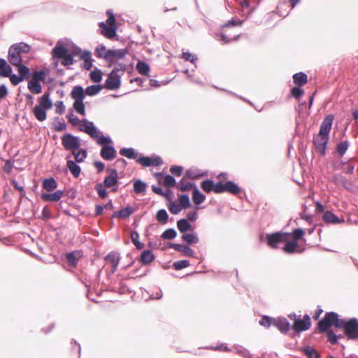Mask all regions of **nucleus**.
I'll return each instance as SVG.
<instances>
[{
	"label": "nucleus",
	"mask_w": 358,
	"mask_h": 358,
	"mask_svg": "<svg viewBox=\"0 0 358 358\" xmlns=\"http://www.w3.org/2000/svg\"><path fill=\"white\" fill-rule=\"evenodd\" d=\"M236 351L238 354L245 358H254L253 355H251L248 350L242 347L236 348Z\"/></svg>",
	"instance_id": "e2e57ef3"
},
{
	"label": "nucleus",
	"mask_w": 358,
	"mask_h": 358,
	"mask_svg": "<svg viewBox=\"0 0 358 358\" xmlns=\"http://www.w3.org/2000/svg\"><path fill=\"white\" fill-rule=\"evenodd\" d=\"M322 218L324 221H325L326 222L334 224L343 223L344 222V220L339 219L336 215H334L331 211L324 212Z\"/></svg>",
	"instance_id": "4be33fe9"
},
{
	"label": "nucleus",
	"mask_w": 358,
	"mask_h": 358,
	"mask_svg": "<svg viewBox=\"0 0 358 358\" xmlns=\"http://www.w3.org/2000/svg\"><path fill=\"white\" fill-rule=\"evenodd\" d=\"M289 239H291L290 233L278 231L266 235V243L270 248L273 249L279 248L281 243H284L285 241Z\"/></svg>",
	"instance_id": "39448f33"
},
{
	"label": "nucleus",
	"mask_w": 358,
	"mask_h": 358,
	"mask_svg": "<svg viewBox=\"0 0 358 358\" xmlns=\"http://www.w3.org/2000/svg\"><path fill=\"white\" fill-rule=\"evenodd\" d=\"M189 266V262L188 260H180L175 262L173 264V268L176 270H181Z\"/></svg>",
	"instance_id": "864d4df0"
},
{
	"label": "nucleus",
	"mask_w": 358,
	"mask_h": 358,
	"mask_svg": "<svg viewBox=\"0 0 358 358\" xmlns=\"http://www.w3.org/2000/svg\"><path fill=\"white\" fill-rule=\"evenodd\" d=\"M284 243H285V245L282 248V250H284L285 252L288 253V254L294 253L299 246L297 241H291L290 239L287 240V241H285Z\"/></svg>",
	"instance_id": "a878e982"
},
{
	"label": "nucleus",
	"mask_w": 358,
	"mask_h": 358,
	"mask_svg": "<svg viewBox=\"0 0 358 358\" xmlns=\"http://www.w3.org/2000/svg\"><path fill=\"white\" fill-rule=\"evenodd\" d=\"M155 259V255L150 250H145L142 252L140 262L143 264H148Z\"/></svg>",
	"instance_id": "7c9ffc66"
},
{
	"label": "nucleus",
	"mask_w": 358,
	"mask_h": 358,
	"mask_svg": "<svg viewBox=\"0 0 358 358\" xmlns=\"http://www.w3.org/2000/svg\"><path fill=\"white\" fill-rule=\"evenodd\" d=\"M108 50H106V48L103 44H99L96 48H95V55L98 58L103 59L106 62L108 61L107 56L108 55Z\"/></svg>",
	"instance_id": "c756f323"
},
{
	"label": "nucleus",
	"mask_w": 358,
	"mask_h": 358,
	"mask_svg": "<svg viewBox=\"0 0 358 358\" xmlns=\"http://www.w3.org/2000/svg\"><path fill=\"white\" fill-rule=\"evenodd\" d=\"M8 77L10 78L11 83L15 86L17 85L20 83L24 80L23 78H22L21 76H17L15 74H12V73Z\"/></svg>",
	"instance_id": "680f3d73"
},
{
	"label": "nucleus",
	"mask_w": 358,
	"mask_h": 358,
	"mask_svg": "<svg viewBox=\"0 0 358 358\" xmlns=\"http://www.w3.org/2000/svg\"><path fill=\"white\" fill-rule=\"evenodd\" d=\"M216 190L217 194L228 192L234 195L238 194L241 191L240 187L232 181H227L225 183L217 182Z\"/></svg>",
	"instance_id": "1a4fd4ad"
},
{
	"label": "nucleus",
	"mask_w": 358,
	"mask_h": 358,
	"mask_svg": "<svg viewBox=\"0 0 358 358\" xmlns=\"http://www.w3.org/2000/svg\"><path fill=\"white\" fill-rule=\"evenodd\" d=\"M120 155L126 157L129 159H135L137 157V153L134 148H123L120 150Z\"/></svg>",
	"instance_id": "58836bf2"
},
{
	"label": "nucleus",
	"mask_w": 358,
	"mask_h": 358,
	"mask_svg": "<svg viewBox=\"0 0 358 358\" xmlns=\"http://www.w3.org/2000/svg\"><path fill=\"white\" fill-rule=\"evenodd\" d=\"M169 247L178 252H182L184 255L193 257H194V250L188 245L178 243H170Z\"/></svg>",
	"instance_id": "a211bd4d"
},
{
	"label": "nucleus",
	"mask_w": 358,
	"mask_h": 358,
	"mask_svg": "<svg viewBox=\"0 0 358 358\" xmlns=\"http://www.w3.org/2000/svg\"><path fill=\"white\" fill-rule=\"evenodd\" d=\"M194 186V184L189 182H186L184 180H182L180 183H178L177 187L180 191L185 192L189 191Z\"/></svg>",
	"instance_id": "603ef678"
},
{
	"label": "nucleus",
	"mask_w": 358,
	"mask_h": 358,
	"mask_svg": "<svg viewBox=\"0 0 358 358\" xmlns=\"http://www.w3.org/2000/svg\"><path fill=\"white\" fill-rule=\"evenodd\" d=\"M136 70L142 75H148L150 71V66L145 62L139 61L136 64Z\"/></svg>",
	"instance_id": "79ce46f5"
},
{
	"label": "nucleus",
	"mask_w": 358,
	"mask_h": 358,
	"mask_svg": "<svg viewBox=\"0 0 358 358\" xmlns=\"http://www.w3.org/2000/svg\"><path fill=\"white\" fill-rule=\"evenodd\" d=\"M182 209L180 206L176 202L172 201L169 204V210L173 215L178 214Z\"/></svg>",
	"instance_id": "5fc2aeb1"
},
{
	"label": "nucleus",
	"mask_w": 358,
	"mask_h": 358,
	"mask_svg": "<svg viewBox=\"0 0 358 358\" xmlns=\"http://www.w3.org/2000/svg\"><path fill=\"white\" fill-rule=\"evenodd\" d=\"M259 323L260 325L264 327H269L270 325L273 323L272 318L268 316H263L259 320Z\"/></svg>",
	"instance_id": "69168bd1"
},
{
	"label": "nucleus",
	"mask_w": 358,
	"mask_h": 358,
	"mask_svg": "<svg viewBox=\"0 0 358 358\" xmlns=\"http://www.w3.org/2000/svg\"><path fill=\"white\" fill-rule=\"evenodd\" d=\"M243 24V21L238 18H232L229 20L227 22L222 25V29L224 30L227 28L236 26H241Z\"/></svg>",
	"instance_id": "c03bdc74"
},
{
	"label": "nucleus",
	"mask_w": 358,
	"mask_h": 358,
	"mask_svg": "<svg viewBox=\"0 0 358 358\" xmlns=\"http://www.w3.org/2000/svg\"><path fill=\"white\" fill-rule=\"evenodd\" d=\"M105 259L108 264H110L111 273H113L116 271L120 262L119 253L115 252H110L106 257Z\"/></svg>",
	"instance_id": "6ab92c4d"
},
{
	"label": "nucleus",
	"mask_w": 358,
	"mask_h": 358,
	"mask_svg": "<svg viewBox=\"0 0 358 358\" xmlns=\"http://www.w3.org/2000/svg\"><path fill=\"white\" fill-rule=\"evenodd\" d=\"M91 138L100 146L113 144L112 139L109 136H104L103 132L97 129L92 122H91Z\"/></svg>",
	"instance_id": "6e6552de"
},
{
	"label": "nucleus",
	"mask_w": 358,
	"mask_h": 358,
	"mask_svg": "<svg viewBox=\"0 0 358 358\" xmlns=\"http://www.w3.org/2000/svg\"><path fill=\"white\" fill-rule=\"evenodd\" d=\"M62 143L65 149L71 151L72 154H75L76 151L80 148L79 138L70 134L63 136Z\"/></svg>",
	"instance_id": "9d476101"
},
{
	"label": "nucleus",
	"mask_w": 358,
	"mask_h": 358,
	"mask_svg": "<svg viewBox=\"0 0 358 358\" xmlns=\"http://www.w3.org/2000/svg\"><path fill=\"white\" fill-rule=\"evenodd\" d=\"M345 334L349 339L358 338V319L352 318L348 321L343 319V326Z\"/></svg>",
	"instance_id": "0eeeda50"
},
{
	"label": "nucleus",
	"mask_w": 358,
	"mask_h": 358,
	"mask_svg": "<svg viewBox=\"0 0 358 358\" xmlns=\"http://www.w3.org/2000/svg\"><path fill=\"white\" fill-rule=\"evenodd\" d=\"M186 175L189 178L196 179L203 176V174L199 173V171L194 169H189L186 172Z\"/></svg>",
	"instance_id": "4d7b16f0"
},
{
	"label": "nucleus",
	"mask_w": 358,
	"mask_h": 358,
	"mask_svg": "<svg viewBox=\"0 0 358 358\" xmlns=\"http://www.w3.org/2000/svg\"><path fill=\"white\" fill-rule=\"evenodd\" d=\"M96 192H97L99 196L101 199L105 198L108 194L106 189L104 188V187L101 184L97 185L96 186Z\"/></svg>",
	"instance_id": "774afa93"
},
{
	"label": "nucleus",
	"mask_w": 358,
	"mask_h": 358,
	"mask_svg": "<svg viewBox=\"0 0 358 358\" xmlns=\"http://www.w3.org/2000/svg\"><path fill=\"white\" fill-rule=\"evenodd\" d=\"M108 17L106 20V24L109 26H116L115 18L111 10H108L106 12Z\"/></svg>",
	"instance_id": "0e129e2a"
},
{
	"label": "nucleus",
	"mask_w": 358,
	"mask_h": 358,
	"mask_svg": "<svg viewBox=\"0 0 358 358\" xmlns=\"http://www.w3.org/2000/svg\"><path fill=\"white\" fill-rule=\"evenodd\" d=\"M137 162L144 166H151V157H140L137 159Z\"/></svg>",
	"instance_id": "052dcab7"
},
{
	"label": "nucleus",
	"mask_w": 358,
	"mask_h": 358,
	"mask_svg": "<svg viewBox=\"0 0 358 358\" xmlns=\"http://www.w3.org/2000/svg\"><path fill=\"white\" fill-rule=\"evenodd\" d=\"M206 199V196L203 194H202L196 187H194L192 193V199L195 204H201Z\"/></svg>",
	"instance_id": "e433bc0d"
},
{
	"label": "nucleus",
	"mask_w": 358,
	"mask_h": 358,
	"mask_svg": "<svg viewBox=\"0 0 358 358\" xmlns=\"http://www.w3.org/2000/svg\"><path fill=\"white\" fill-rule=\"evenodd\" d=\"M11 73V66L4 59L0 58V76L8 77Z\"/></svg>",
	"instance_id": "b1692460"
},
{
	"label": "nucleus",
	"mask_w": 358,
	"mask_h": 358,
	"mask_svg": "<svg viewBox=\"0 0 358 358\" xmlns=\"http://www.w3.org/2000/svg\"><path fill=\"white\" fill-rule=\"evenodd\" d=\"M100 33L106 37L107 38L111 39L115 35L117 32V26H109L105 22H101L99 23Z\"/></svg>",
	"instance_id": "dca6fc26"
},
{
	"label": "nucleus",
	"mask_w": 358,
	"mask_h": 358,
	"mask_svg": "<svg viewBox=\"0 0 358 358\" xmlns=\"http://www.w3.org/2000/svg\"><path fill=\"white\" fill-rule=\"evenodd\" d=\"M121 74L111 71L105 82V87L111 90L118 89L121 83Z\"/></svg>",
	"instance_id": "ddd939ff"
},
{
	"label": "nucleus",
	"mask_w": 358,
	"mask_h": 358,
	"mask_svg": "<svg viewBox=\"0 0 358 358\" xmlns=\"http://www.w3.org/2000/svg\"><path fill=\"white\" fill-rule=\"evenodd\" d=\"M64 47H68L71 49L70 54H72L73 58L78 57V59H84V67L85 69L90 70V52L86 51L83 53L80 48L73 45H70L68 43H64Z\"/></svg>",
	"instance_id": "9b49d317"
},
{
	"label": "nucleus",
	"mask_w": 358,
	"mask_h": 358,
	"mask_svg": "<svg viewBox=\"0 0 358 358\" xmlns=\"http://www.w3.org/2000/svg\"><path fill=\"white\" fill-rule=\"evenodd\" d=\"M303 352L308 358H320L319 353L312 347H305Z\"/></svg>",
	"instance_id": "de8ad7c7"
},
{
	"label": "nucleus",
	"mask_w": 358,
	"mask_h": 358,
	"mask_svg": "<svg viewBox=\"0 0 358 358\" xmlns=\"http://www.w3.org/2000/svg\"><path fill=\"white\" fill-rule=\"evenodd\" d=\"M100 155L105 160H112L116 157V150L114 147L110 145L101 146Z\"/></svg>",
	"instance_id": "f3484780"
},
{
	"label": "nucleus",
	"mask_w": 358,
	"mask_h": 358,
	"mask_svg": "<svg viewBox=\"0 0 358 358\" xmlns=\"http://www.w3.org/2000/svg\"><path fill=\"white\" fill-rule=\"evenodd\" d=\"M30 46L23 42L12 45L8 52V60L12 65H19L22 63L24 55L30 50Z\"/></svg>",
	"instance_id": "7ed1b4c3"
},
{
	"label": "nucleus",
	"mask_w": 358,
	"mask_h": 358,
	"mask_svg": "<svg viewBox=\"0 0 358 358\" xmlns=\"http://www.w3.org/2000/svg\"><path fill=\"white\" fill-rule=\"evenodd\" d=\"M102 79V73L100 70L91 71V80L99 83Z\"/></svg>",
	"instance_id": "13d9d810"
},
{
	"label": "nucleus",
	"mask_w": 358,
	"mask_h": 358,
	"mask_svg": "<svg viewBox=\"0 0 358 358\" xmlns=\"http://www.w3.org/2000/svg\"><path fill=\"white\" fill-rule=\"evenodd\" d=\"M17 66V71L19 73V76L23 78V80H27L29 78L30 75V71L28 67L25 65L22 64V63L19 65H15Z\"/></svg>",
	"instance_id": "a19ab883"
},
{
	"label": "nucleus",
	"mask_w": 358,
	"mask_h": 358,
	"mask_svg": "<svg viewBox=\"0 0 358 358\" xmlns=\"http://www.w3.org/2000/svg\"><path fill=\"white\" fill-rule=\"evenodd\" d=\"M63 195V191L57 190L51 194L43 193L41 194V199L45 201H58L61 199Z\"/></svg>",
	"instance_id": "412c9836"
},
{
	"label": "nucleus",
	"mask_w": 358,
	"mask_h": 358,
	"mask_svg": "<svg viewBox=\"0 0 358 358\" xmlns=\"http://www.w3.org/2000/svg\"><path fill=\"white\" fill-rule=\"evenodd\" d=\"M70 52L69 48L64 47V41H59L52 50V55L54 59H62V65L69 66L74 62V58Z\"/></svg>",
	"instance_id": "20e7f679"
},
{
	"label": "nucleus",
	"mask_w": 358,
	"mask_h": 358,
	"mask_svg": "<svg viewBox=\"0 0 358 358\" xmlns=\"http://www.w3.org/2000/svg\"><path fill=\"white\" fill-rule=\"evenodd\" d=\"M71 97L74 99L73 108L77 113L83 115L85 113V106L83 99L85 98L84 90L80 86H76L71 92Z\"/></svg>",
	"instance_id": "423d86ee"
},
{
	"label": "nucleus",
	"mask_w": 358,
	"mask_h": 358,
	"mask_svg": "<svg viewBox=\"0 0 358 358\" xmlns=\"http://www.w3.org/2000/svg\"><path fill=\"white\" fill-rule=\"evenodd\" d=\"M349 147L348 141L339 143L336 146V151L340 156H343Z\"/></svg>",
	"instance_id": "49530a36"
},
{
	"label": "nucleus",
	"mask_w": 358,
	"mask_h": 358,
	"mask_svg": "<svg viewBox=\"0 0 358 358\" xmlns=\"http://www.w3.org/2000/svg\"><path fill=\"white\" fill-rule=\"evenodd\" d=\"M177 227L178 230L183 234L186 231L192 230V227L189 221L186 219H180L177 222Z\"/></svg>",
	"instance_id": "bb28decb"
},
{
	"label": "nucleus",
	"mask_w": 358,
	"mask_h": 358,
	"mask_svg": "<svg viewBox=\"0 0 358 358\" xmlns=\"http://www.w3.org/2000/svg\"><path fill=\"white\" fill-rule=\"evenodd\" d=\"M177 232L174 229H168L162 234L163 239L172 240L176 237Z\"/></svg>",
	"instance_id": "09e8293b"
},
{
	"label": "nucleus",
	"mask_w": 358,
	"mask_h": 358,
	"mask_svg": "<svg viewBox=\"0 0 358 358\" xmlns=\"http://www.w3.org/2000/svg\"><path fill=\"white\" fill-rule=\"evenodd\" d=\"M333 182L337 185H341L345 189H349L350 184L346 178L341 174H337L333 176Z\"/></svg>",
	"instance_id": "c85d7f7f"
},
{
	"label": "nucleus",
	"mask_w": 358,
	"mask_h": 358,
	"mask_svg": "<svg viewBox=\"0 0 358 358\" xmlns=\"http://www.w3.org/2000/svg\"><path fill=\"white\" fill-rule=\"evenodd\" d=\"M179 205L182 208L186 209L190 206V201L187 194H182L179 196Z\"/></svg>",
	"instance_id": "a18cd8bd"
},
{
	"label": "nucleus",
	"mask_w": 358,
	"mask_h": 358,
	"mask_svg": "<svg viewBox=\"0 0 358 358\" xmlns=\"http://www.w3.org/2000/svg\"><path fill=\"white\" fill-rule=\"evenodd\" d=\"M134 191L136 194H143L146 191V184L141 180H137L134 183Z\"/></svg>",
	"instance_id": "ea45409f"
},
{
	"label": "nucleus",
	"mask_w": 358,
	"mask_h": 358,
	"mask_svg": "<svg viewBox=\"0 0 358 358\" xmlns=\"http://www.w3.org/2000/svg\"><path fill=\"white\" fill-rule=\"evenodd\" d=\"M182 241L189 244H196L199 242V238L196 234H183L181 237Z\"/></svg>",
	"instance_id": "2f4dec72"
},
{
	"label": "nucleus",
	"mask_w": 358,
	"mask_h": 358,
	"mask_svg": "<svg viewBox=\"0 0 358 358\" xmlns=\"http://www.w3.org/2000/svg\"><path fill=\"white\" fill-rule=\"evenodd\" d=\"M28 89L34 94H39L42 90L41 85L37 80H31L28 83Z\"/></svg>",
	"instance_id": "37998d69"
},
{
	"label": "nucleus",
	"mask_w": 358,
	"mask_h": 358,
	"mask_svg": "<svg viewBox=\"0 0 358 358\" xmlns=\"http://www.w3.org/2000/svg\"><path fill=\"white\" fill-rule=\"evenodd\" d=\"M164 185L168 187H172L176 185V180L170 175H166L164 178Z\"/></svg>",
	"instance_id": "6e6d98bb"
},
{
	"label": "nucleus",
	"mask_w": 358,
	"mask_h": 358,
	"mask_svg": "<svg viewBox=\"0 0 358 358\" xmlns=\"http://www.w3.org/2000/svg\"><path fill=\"white\" fill-rule=\"evenodd\" d=\"M126 70V65L122 63H117L114 69L112 71H115L116 73L121 74V76L124 74Z\"/></svg>",
	"instance_id": "338daca9"
},
{
	"label": "nucleus",
	"mask_w": 358,
	"mask_h": 358,
	"mask_svg": "<svg viewBox=\"0 0 358 358\" xmlns=\"http://www.w3.org/2000/svg\"><path fill=\"white\" fill-rule=\"evenodd\" d=\"M106 171L108 175L105 178L103 185L107 187H112L113 191L116 192L117 190L116 185L118 182L117 171L115 169L110 168H108Z\"/></svg>",
	"instance_id": "f8f14e48"
},
{
	"label": "nucleus",
	"mask_w": 358,
	"mask_h": 358,
	"mask_svg": "<svg viewBox=\"0 0 358 358\" xmlns=\"http://www.w3.org/2000/svg\"><path fill=\"white\" fill-rule=\"evenodd\" d=\"M127 52V50L123 49L108 50V55H106L108 58L107 62L111 65L112 64L115 63L117 60L123 59Z\"/></svg>",
	"instance_id": "2eb2a0df"
},
{
	"label": "nucleus",
	"mask_w": 358,
	"mask_h": 358,
	"mask_svg": "<svg viewBox=\"0 0 358 358\" xmlns=\"http://www.w3.org/2000/svg\"><path fill=\"white\" fill-rule=\"evenodd\" d=\"M134 212V209L131 206H127L121 209L119 211L115 212L113 215V217H120V218H128Z\"/></svg>",
	"instance_id": "5701e85b"
},
{
	"label": "nucleus",
	"mask_w": 358,
	"mask_h": 358,
	"mask_svg": "<svg viewBox=\"0 0 358 358\" xmlns=\"http://www.w3.org/2000/svg\"><path fill=\"white\" fill-rule=\"evenodd\" d=\"M216 186H217V183L215 184L210 180H204L201 182V188L206 192H210L211 191H213L214 192L217 193Z\"/></svg>",
	"instance_id": "72a5a7b5"
},
{
	"label": "nucleus",
	"mask_w": 358,
	"mask_h": 358,
	"mask_svg": "<svg viewBox=\"0 0 358 358\" xmlns=\"http://www.w3.org/2000/svg\"><path fill=\"white\" fill-rule=\"evenodd\" d=\"M332 325L338 328H341L343 326V319L338 318L337 313L329 312L326 313L322 320L319 321L317 327L320 332L327 331L328 341L331 344H336L338 342V336H336L332 330L329 329Z\"/></svg>",
	"instance_id": "f03ea898"
},
{
	"label": "nucleus",
	"mask_w": 358,
	"mask_h": 358,
	"mask_svg": "<svg viewBox=\"0 0 358 358\" xmlns=\"http://www.w3.org/2000/svg\"><path fill=\"white\" fill-rule=\"evenodd\" d=\"M42 186L46 191L52 192L57 187V182L53 178H46L43 180Z\"/></svg>",
	"instance_id": "cd10ccee"
},
{
	"label": "nucleus",
	"mask_w": 358,
	"mask_h": 358,
	"mask_svg": "<svg viewBox=\"0 0 358 358\" xmlns=\"http://www.w3.org/2000/svg\"><path fill=\"white\" fill-rule=\"evenodd\" d=\"M293 80H294V83L296 85L302 86V85H305L308 81L307 75L303 72L295 73L293 76Z\"/></svg>",
	"instance_id": "473e14b6"
},
{
	"label": "nucleus",
	"mask_w": 358,
	"mask_h": 358,
	"mask_svg": "<svg viewBox=\"0 0 358 358\" xmlns=\"http://www.w3.org/2000/svg\"><path fill=\"white\" fill-rule=\"evenodd\" d=\"M39 107L44 108L45 110H49L52 107V101L50 99L49 93H45L39 99Z\"/></svg>",
	"instance_id": "393cba45"
},
{
	"label": "nucleus",
	"mask_w": 358,
	"mask_h": 358,
	"mask_svg": "<svg viewBox=\"0 0 358 358\" xmlns=\"http://www.w3.org/2000/svg\"><path fill=\"white\" fill-rule=\"evenodd\" d=\"M333 120L334 116L332 115L326 116L320 125L319 134L313 138L315 149L322 156L326 154V147L329 141V134Z\"/></svg>",
	"instance_id": "f257e3e1"
},
{
	"label": "nucleus",
	"mask_w": 358,
	"mask_h": 358,
	"mask_svg": "<svg viewBox=\"0 0 358 358\" xmlns=\"http://www.w3.org/2000/svg\"><path fill=\"white\" fill-rule=\"evenodd\" d=\"M291 234V238H294V241H297L300 239L303 235L304 234V231L302 229H294Z\"/></svg>",
	"instance_id": "bf43d9fd"
},
{
	"label": "nucleus",
	"mask_w": 358,
	"mask_h": 358,
	"mask_svg": "<svg viewBox=\"0 0 358 358\" xmlns=\"http://www.w3.org/2000/svg\"><path fill=\"white\" fill-rule=\"evenodd\" d=\"M80 252L75 251L66 255V259L68 262L72 266H76L78 259L80 257Z\"/></svg>",
	"instance_id": "c9c22d12"
},
{
	"label": "nucleus",
	"mask_w": 358,
	"mask_h": 358,
	"mask_svg": "<svg viewBox=\"0 0 358 358\" xmlns=\"http://www.w3.org/2000/svg\"><path fill=\"white\" fill-rule=\"evenodd\" d=\"M310 318L308 315H306L303 319H295L293 329L297 332L306 331L310 328Z\"/></svg>",
	"instance_id": "4468645a"
},
{
	"label": "nucleus",
	"mask_w": 358,
	"mask_h": 358,
	"mask_svg": "<svg viewBox=\"0 0 358 358\" xmlns=\"http://www.w3.org/2000/svg\"><path fill=\"white\" fill-rule=\"evenodd\" d=\"M273 324L283 334H286L290 328V324L285 318H278L277 320H273Z\"/></svg>",
	"instance_id": "aec40b11"
},
{
	"label": "nucleus",
	"mask_w": 358,
	"mask_h": 358,
	"mask_svg": "<svg viewBox=\"0 0 358 358\" xmlns=\"http://www.w3.org/2000/svg\"><path fill=\"white\" fill-rule=\"evenodd\" d=\"M67 158H69L67 157ZM67 167L75 177H78L80 173V168L73 160L68 159Z\"/></svg>",
	"instance_id": "f704fd0d"
},
{
	"label": "nucleus",
	"mask_w": 358,
	"mask_h": 358,
	"mask_svg": "<svg viewBox=\"0 0 358 358\" xmlns=\"http://www.w3.org/2000/svg\"><path fill=\"white\" fill-rule=\"evenodd\" d=\"M34 114L36 118L42 122L46 119V110L44 108L39 107L38 106H36L34 109Z\"/></svg>",
	"instance_id": "4c0bfd02"
},
{
	"label": "nucleus",
	"mask_w": 358,
	"mask_h": 358,
	"mask_svg": "<svg viewBox=\"0 0 358 358\" xmlns=\"http://www.w3.org/2000/svg\"><path fill=\"white\" fill-rule=\"evenodd\" d=\"M169 215L166 210L161 209L158 210L156 215V219L159 222L162 223H166L168 220Z\"/></svg>",
	"instance_id": "8fccbe9b"
},
{
	"label": "nucleus",
	"mask_w": 358,
	"mask_h": 358,
	"mask_svg": "<svg viewBox=\"0 0 358 358\" xmlns=\"http://www.w3.org/2000/svg\"><path fill=\"white\" fill-rule=\"evenodd\" d=\"M75 157L76 162H81L87 157V151L85 150H77L75 154H72Z\"/></svg>",
	"instance_id": "3c124183"
}]
</instances>
